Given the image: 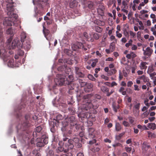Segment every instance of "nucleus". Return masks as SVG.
<instances>
[{"label": "nucleus", "mask_w": 156, "mask_h": 156, "mask_svg": "<svg viewBox=\"0 0 156 156\" xmlns=\"http://www.w3.org/2000/svg\"><path fill=\"white\" fill-rule=\"evenodd\" d=\"M88 78L90 80L94 81L96 79L94 77V76L91 74H89L87 76Z\"/></svg>", "instance_id": "54"}, {"label": "nucleus", "mask_w": 156, "mask_h": 156, "mask_svg": "<svg viewBox=\"0 0 156 156\" xmlns=\"http://www.w3.org/2000/svg\"><path fill=\"white\" fill-rule=\"evenodd\" d=\"M116 70L115 69H113L110 70L108 73L109 75L115 74L116 72Z\"/></svg>", "instance_id": "41"}, {"label": "nucleus", "mask_w": 156, "mask_h": 156, "mask_svg": "<svg viewBox=\"0 0 156 156\" xmlns=\"http://www.w3.org/2000/svg\"><path fill=\"white\" fill-rule=\"evenodd\" d=\"M101 90L103 92L107 93L108 91H109V89L107 87L104 86H102L101 87Z\"/></svg>", "instance_id": "33"}, {"label": "nucleus", "mask_w": 156, "mask_h": 156, "mask_svg": "<svg viewBox=\"0 0 156 156\" xmlns=\"http://www.w3.org/2000/svg\"><path fill=\"white\" fill-rule=\"evenodd\" d=\"M16 47H17L19 49H20L22 48V45L20 41H18L17 40H14L12 41L10 49H14Z\"/></svg>", "instance_id": "8"}, {"label": "nucleus", "mask_w": 156, "mask_h": 156, "mask_svg": "<svg viewBox=\"0 0 156 156\" xmlns=\"http://www.w3.org/2000/svg\"><path fill=\"white\" fill-rule=\"evenodd\" d=\"M68 109L70 114L73 115L75 114V110L73 107L72 106L70 107Z\"/></svg>", "instance_id": "36"}, {"label": "nucleus", "mask_w": 156, "mask_h": 156, "mask_svg": "<svg viewBox=\"0 0 156 156\" xmlns=\"http://www.w3.org/2000/svg\"><path fill=\"white\" fill-rule=\"evenodd\" d=\"M64 52L69 56H70L72 54V51L67 49H65L64 50Z\"/></svg>", "instance_id": "38"}, {"label": "nucleus", "mask_w": 156, "mask_h": 156, "mask_svg": "<svg viewBox=\"0 0 156 156\" xmlns=\"http://www.w3.org/2000/svg\"><path fill=\"white\" fill-rule=\"evenodd\" d=\"M147 127L153 130H154L156 129V124L154 123H149Z\"/></svg>", "instance_id": "27"}, {"label": "nucleus", "mask_w": 156, "mask_h": 156, "mask_svg": "<svg viewBox=\"0 0 156 156\" xmlns=\"http://www.w3.org/2000/svg\"><path fill=\"white\" fill-rule=\"evenodd\" d=\"M154 71V69L152 66H150L148 67L147 73H150Z\"/></svg>", "instance_id": "44"}, {"label": "nucleus", "mask_w": 156, "mask_h": 156, "mask_svg": "<svg viewBox=\"0 0 156 156\" xmlns=\"http://www.w3.org/2000/svg\"><path fill=\"white\" fill-rule=\"evenodd\" d=\"M150 147V146L148 145L147 142H144L142 144V151L149 150Z\"/></svg>", "instance_id": "20"}, {"label": "nucleus", "mask_w": 156, "mask_h": 156, "mask_svg": "<svg viewBox=\"0 0 156 156\" xmlns=\"http://www.w3.org/2000/svg\"><path fill=\"white\" fill-rule=\"evenodd\" d=\"M21 48L20 49H19L20 50L18 51V54L19 55L22 56L24 54V52L22 50H21Z\"/></svg>", "instance_id": "60"}, {"label": "nucleus", "mask_w": 156, "mask_h": 156, "mask_svg": "<svg viewBox=\"0 0 156 156\" xmlns=\"http://www.w3.org/2000/svg\"><path fill=\"white\" fill-rule=\"evenodd\" d=\"M77 5V2L76 0H73L69 3V6L71 8H74Z\"/></svg>", "instance_id": "26"}, {"label": "nucleus", "mask_w": 156, "mask_h": 156, "mask_svg": "<svg viewBox=\"0 0 156 156\" xmlns=\"http://www.w3.org/2000/svg\"><path fill=\"white\" fill-rule=\"evenodd\" d=\"M78 82H79V83L80 84L81 87H84V86L85 87V86L87 83V82L83 81V80H80V79H79L78 80Z\"/></svg>", "instance_id": "34"}, {"label": "nucleus", "mask_w": 156, "mask_h": 156, "mask_svg": "<svg viewBox=\"0 0 156 156\" xmlns=\"http://www.w3.org/2000/svg\"><path fill=\"white\" fill-rule=\"evenodd\" d=\"M93 37L95 39L98 40L100 37V35L97 33H94L93 34Z\"/></svg>", "instance_id": "50"}, {"label": "nucleus", "mask_w": 156, "mask_h": 156, "mask_svg": "<svg viewBox=\"0 0 156 156\" xmlns=\"http://www.w3.org/2000/svg\"><path fill=\"white\" fill-rule=\"evenodd\" d=\"M29 118V115H25V118L26 120L23 122L20 128L23 130H26L30 126L31 124L29 122V121L28 120Z\"/></svg>", "instance_id": "6"}, {"label": "nucleus", "mask_w": 156, "mask_h": 156, "mask_svg": "<svg viewBox=\"0 0 156 156\" xmlns=\"http://www.w3.org/2000/svg\"><path fill=\"white\" fill-rule=\"evenodd\" d=\"M65 62L67 64L72 65L73 63V61L72 59L69 58L65 59Z\"/></svg>", "instance_id": "40"}, {"label": "nucleus", "mask_w": 156, "mask_h": 156, "mask_svg": "<svg viewBox=\"0 0 156 156\" xmlns=\"http://www.w3.org/2000/svg\"><path fill=\"white\" fill-rule=\"evenodd\" d=\"M123 125L126 127H129L130 126V124L127 121H124L122 122Z\"/></svg>", "instance_id": "52"}, {"label": "nucleus", "mask_w": 156, "mask_h": 156, "mask_svg": "<svg viewBox=\"0 0 156 156\" xmlns=\"http://www.w3.org/2000/svg\"><path fill=\"white\" fill-rule=\"evenodd\" d=\"M67 134L65 133H64L63 134V141L65 142L66 141H67V142L65 144L64 143H63L64 144H66L67 145V144H68V140H70V139H69L67 137L69 136V135H67Z\"/></svg>", "instance_id": "24"}, {"label": "nucleus", "mask_w": 156, "mask_h": 156, "mask_svg": "<svg viewBox=\"0 0 156 156\" xmlns=\"http://www.w3.org/2000/svg\"><path fill=\"white\" fill-rule=\"evenodd\" d=\"M105 8L104 6L101 5L99 6V8L98 9V11H99L100 10H101V13H102L104 14V11L105 10Z\"/></svg>", "instance_id": "45"}, {"label": "nucleus", "mask_w": 156, "mask_h": 156, "mask_svg": "<svg viewBox=\"0 0 156 156\" xmlns=\"http://www.w3.org/2000/svg\"><path fill=\"white\" fill-rule=\"evenodd\" d=\"M76 43L77 45L78 46V49L82 48L83 47V43L79 42H78Z\"/></svg>", "instance_id": "59"}, {"label": "nucleus", "mask_w": 156, "mask_h": 156, "mask_svg": "<svg viewBox=\"0 0 156 156\" xmlns=\"http://www.w3.org/2000/svg\"><path fill=\"white\" fill-rule=\"evenodd\" d=\"M22 48H23L26 51L29 50L30 48V42L29 40H26L24 42L22 43Z\"/></svg>", "instance_id": "10"}, {"label": "nucleus", "mask_w": 156, "mask_h": 156, "mask_svg": "<svg viewBox=\"0 0 156 156\" xmlns=\"http://www.w3.org/2000/svg\"><path fill=\"white\" fill-rule=\"evenodd\" d=\"M56 120L58 121L59 120H62L63 119L62 116L60 114L58 115L56 117Z\"/></svg>", "instance_id": "48"}, {"label": "nucleus", "mask_w": 156, "mask_h": 156, "mask_svg": "<svg viewBox=\"0 0 156 156\" xmlns=\"http://www.w3.org/2000/svg\"><path fill=\"white\" fill-rule=\"evenodd\" d=\"M140 104L138 103H137V104H136L134 106V107L135 109L138 110H139L140 109Z\"/></svg>", "instance_id": "61"}, {"label": "nucleus", "mask_w": 156, "mask_h": 156, "mask_svg": "<svg viewBox=\"0 0 156 156\" xmlns=\"http://www.w3.org/2000/svg\"><path fill=\"white\" fill-rule=\"evenodd\" d=\"M42 129L41 126H38L36 128L35 131V133L37 135V133H39V135L41 136V138L37 139V142L36 144V145L37 147H43L45 145L47 144L48 142V137L44 134L42 135Z\"/></svg>", "instance_id": "4"}, {"label": "nucleus", "mask_w": 156, "mask_h": 156, "mask_svg": "<svg viewBox=\"0 0 156 156\" xmlns=\"http://www.w3.org/2000/svg\"><path fill=\"white\" fill-rule=\"evenodd\" d=\"M80 139L78 138H74L73 140L70 139L68 140V145L70 149L73 148L74 146L78 148L80 147L82 144L79 143Z\"/></svg>", "instance_id": "5"}, {"label": "nucleus", "mask_w": 156, "mask_h": 156, "mask_svg": "<svg viewBox=\"0 0 156 156\" xmlns=\"http://www.w3.org/2000/svg\"><path fill=\"white\" fill-rule=\"evenodd\" d=\"M128 119L130 123L131 124H132L134 122V118L131 116H129L128 117Z\"/></svg>", "instance_id": "51"}, {"label": "nucleus", "mask_w": 156, "mask_h": 156, "mask_svg": "<svg viewBox=\"0 0 156 156\" xmlns=\"http://www.w3.org/2000/svg\"><path fill=\"white\" fill-rule=\"evenodd\" d=\"M94 131L95 129L94 128H89L88 129V133H89V136L88 137L89 138H94L95 136L94 134Z\"/></svg>", "instance_id": "16"}, {"label": "nucleus", "mask_w": 156, "mask_h": 156, "mask_svg": "<svg viewBox=\"0 0 156 156\" xmlns=\"http://www.w3.org/2000/svg\"><path fill=\"white\" fill-rule=\"evenodd\" d=\"M94 97L98 99H100L101 98V96L98 94H95L94 95Z\"/></svg>", "instance_id": "63"}, {"label": "nucleus", "mask_w": 156, "mask_h": 156, "mask_svg": "<svg viewBox=\"0 0 156 156\" xmlns=\"http://www.w3.org/2000/svg\"><path fill=\"white\" fill-rule=\"evenodd\" d=\"M132 147H125V149L126 151L129 153H130L131 151L132 150Z\"/></svg>", "instance_id": "62"}, {"label": "nucleus", "mask_w": 156, "mask_h": 156, "mask_svg": "<svg viewBox=\"0 0 156 156\" xmlns=\"http://www.w3.org/2000/svg\"><path fill=\"white\" fill-rule=\"evenodd\" d=\"M93 87V85L91 83H87L84 88V91L86 92H89L92 90Z\"/></svg>", "instance_id": "18"}, {"label": "nucleus", "mask_w": 156, "mask_h": 156, "mask_svg": "<svg viewBox=\"0 0 156 156\" xmlns=\"http://www.w3.org/2000/svg\"><path fill=\"white\" fill-rule=\"evenodd\" d=\"M8 66L11 67H13L14 65V59L13 58L9 59L8 63Z\"/></svg>", "instance_id": "29"}, {"label": "nucleus", "mask_w": 156, "mask_h": 156, "mask_svg": "<svg viewBox=\"0 0 156 156\" xmlns=\"http://www.w3.org/2000/svg\"><path fill=\"white\" fill-rule=\"evenodd\" d=\"M148 63L146 62H142L140 64V67L141 69L146 70L147 68V66L146 65H148Z\"/></svg>", "instance_id": "22"}, {"label": "nucleus", "mask_w": 156, "mask_h": 156, "mask_svg": "<svg viewBox=\"0 0 156 156\" xmlns=\"http://www.w3.org/2000/svg\"><path fill=\"white\" fill-rule=\"evenodd\" d=\"M51 123H53V126L51 128V131L52 133H55V126H56V124H55L54 122H52Z\"/></svg>", "instance_id": "46"}, {"label": "nucleus", "mask_w": 156, "mask_h": 156, "mask_svg": "<svg viewBox=\"0 0 156 156\" xmlns=\"http://www.w3.org/2000/svg\"><path fill=\"white\" fill-rule=\"evenodd\" d=\"M13 33V30L11 28H8L6 31V33L8 34L12 35Z\"/></svg>", "instance_id": "39"}, {"label": "nucleus", "mask_w": 156, "mask_h": 156, "mask_svg": "<svg viewBox=\"0 0 156 156\" xmlns=\"http://www.w3.org/2000/svg\"><path fill=\"white\" fill-rule=\"evenodd\" d=\"M69 85V90H76L78 87V84L76 83H73L72 82L70 83Z\"/></svg>", "instance_id": "17"}, {"label": "nucleus", "mask_w": 156, "mask_h": 156, "mask_svg": "<svg viewBox=\"0 0 156 156\" xmlns=\"http://www.w3.org/2000/svg\"><path fill=\"white\" fill-rule=\"evenodd\" d=\"M143 51H144V55L146 56H147L148 57H150L153 52V50L149 47H147L145 50L143 48Z\"/></svg>", "instance_id": "12"}, {"label": "nucleus", "mask_w": 156, "mask_h": 156, "mask_svg": "<svg viewBox=\"0 0 156 156\" xmlns=\"http://www.w3.org/2000/svg\"><path fill=\"white\" fill-rule=\"evenodd\" d=\"M92 96V95L91 94H87L84 96L83 97L84 105L82 109L83 112H85L84 113H80L78 115L80 118H81L82 121L84 119L87 118V114L88 112V111L92 107V105L90 99Z\"/></svg>", "instance_id": "1"}, {"label": "nucleus", "mask_w": 156, "mask_h": 156, "mask_svg": "<svg viewBox=\"0 0 156 156\" xmlns=\"http://www.w3.org/2000/svg\"><path fill=\"white\" fill-rule=\"evenodd\" d=\"M43 28V33L46 39L50 41H52L53 38L51 37V35L50 34V31L46 29L44 27Z\"/></svg>", "instance_id": "9"}, {"label": "nucleus", "mask_w": 156, "mask_h": 156, "mask_svg": "<svg viewBox=\"0 0 156 156\" xmlns=\"http://www.w3.org/2000/svg\"><path fill=\"white\" fill-rule=\"evenodd\" d=\"M87 4L88 5V7L89 9H93L94 6V3L93 2L88 1L87 2Z\"/></svg>", "instance_id": "35"}, {"label": "nucleus", "mask_w": 156, "mask_h": 156, "mask_svg": "<svg viewBox=\"0 0 156 156\" xmlns=\"http://www.w3.org/2000/svg\"><path fill=\"white\" fill-rule=\"evenodd\" d=\"M117 102L118 104V105L122 106V100L121 98H119Z\"/></svg>", "instance_id": "58"}, {"label": "nucleus", "mask_w": 156, "mask_h": 156, "mask_svg": "<svg viewBox=\"0 0 156 156\" xmlns=\"http://www.w3.org/2000/svg\"><path fill=\"white\" fill-rule=\"evenodd\" d=\"M142 153L144 156H149L151 155V151L150 150L142 151Z\"/></svg>", "instance_id": "32"}, {"label": "nucleus", "mask_w": 156, "mask_h": 156, "mask_svg": "<svg viewBox=\"0 0 156 156\" xmlns=\"http://www.w3.org/2000/svg\"><path fill=\"white\" fill-rule=\"evenodd\" d=\"M75 70L76 76L79 77L83 78L84 76V74L80 71V68L77 67H75Z\"/></svg>", "instance_id": "14"}, {"label": "nucleus", "mask_w": 156, "mask_h": 156, "mask_svg": "<svg viewBox=\"0 0 156 156\" xmlns=\"http://www.w3.org/2000/svg\"><path fill=\"white\" fill-rule=\"evenodd\" d=\"M48 0H37V6L39 8L42 9L45 5H47L48 3Z\"/></svg>", "instance_id": "11"}, {"label": "nucleus", "mask_w": 156, "mask_h": 156, "mask_svg": "<svg viewBox=\"0 0 156 156\" xmlns=\"http://www.w3.org/2000/svg\"><path fill=\"white\" fill-rule=\"evenodd\" d=\"M22 107H19L17 109L15 110V111L16 114V116L18 118H20L21 116L22 115L21 113V110L23 108H24L25 107V105H22Z\"/></svg>", "instance_id": "19"}, {"label": "nucleus", "mask_w": 156, "mask_h": 156, "mask_svg": "<svg viewBox=\"0 0 156 156\" xmlns=\"http://www.w3.org/2000/svg\"><path fill=\"white\" fill-rule=\"evenodd\" d=\"M70 148L69 147L68 144H64L62 147H58V149H56L57 152L58 153L59 152H63L66 153L68 152Z\"/></svg>", "instance_id": "7"}, {"label": "nucleus", "mask_w": 156, "mask_h": 156, "mask_svg": "<svg viewBox=\"0 0 156 156\" xmlns=\"http://www.w3.org/2000/svg\"><path fill=\"white\" fill-rule=\"evenodd\" d=\"M133 41L132 39H130L128 41V42L126 43L125 44V46L127 48H129L130 46H131L132 45V43Z\"/></svg>", "instance_id": "43"}, {"label": "nucleus", "mask_w": 156, "mask_h": 156, "mask_svg": "<svg viewBox=\"0 0 156 156\" xmlns=\"http://www.w3.org/2000/svg\"><path fill=\"white\" fill-rule=\"evenodd\" d=\"M123 34L124 36L126 37H129V33L125 29L123 31Z\"/></svg>", "instance_id": "57"}, {"label": "nucleus", "mask_w": 156, "mask_h": 156, "mask_svg": "<svg viewBox=\"0 0 156 156\" xmlns=\"http://www.w3.org/2000/svg\"><path fill=\"white\" fill-rule=\"evenodd\" d=\"M68 125V123H66V125L65 126H63L62 128H61V130L63 132H64V133H66V131H67V126Z\"/></svg>", "instance_id": "42"}, {"label": "nucleus", "mask_w": 156, "mask_h": 156, "mask_svg": "<svg viewBox=\"0 0 156 156\" xmlns=\"http://www.w3.org/2000/svg\"><path fill=\"white\" fill-rule=\"evenodd\" d=\"M98 62V59H95L94 60V61L92 62L91 66L92 67H94L96 65V63Z\"/></svg>", "instance_id": "53"}, {"label": "nucleus", "mask_w": 156, "mask_h": 156, "mask_svg": "<svg viewBox=\"0 0 156 156\" xmlns=\"http://www.w3.org/2000/svg\"><path fill=\"white\" fill-rule=\"evenodd\" d=\"M115 44L114 42L111 43L109 46V48L111 50V52H113L115 49Z\"/></svg>", "instance_id": "31"}, {"label": "nucleus", "mask_w": 156, "mask_h": 156, "mask_svg": "<svg viewBox=\"0 0 156 156\" xmlns=\"http://www.w3.org/2000/svg\"><path fill=\"white\" fill-rule=\"evenodd\" d=\"M112 107L114 111L116 113L118 111V110L120 108L122 107V106L117 105L115 102H113L112 105Z\"/></svg>", "instance_id": "21"}, {"label": "nucleus", "mask_w": 156, "mask_h": 156, "mask_svg": "<svg viewBox=\"0 0 156 156\" xmlns=\"http://www.w3.org/2000/svg\"><path fill=\"white\" fill-rule=\"evenodd\" d=\"M83 35L87 41L91 42H93L94 41V38L92 37L91 35L88 34L87 33L85 32L83 33Z\"/></svg>", "instance_id": "15"}, {"label": "nucleus", "mask_w": 156, "mask_h": 156, "mask_svg": "<svg viewBox=\"0 0 156 156\" xmlns=\"http://www.w3.org/2000/svg\"><path fill=\"white\" fill-rule=\"evenodd\" d=\"M100 150V148L98 147H94L91 149V151L94 152H96Z\"/></svg>", "instance_id": "55"}, {"label": "nucleus", "mask_w": 156, "mask_h": 156, "mask_svg": "<svg viewBox=\"0 0 156 156\" xmlns=\"http://www.w3.org/2000/svg\"><path fill=\"white\" fill-rule=\"evenodd\" d=\"M66 74L67 75V73L65 74V76L60 74H57L56 78L55 79L54 81L57 85L60 86L66 85L71 83L73 80V76L72 75L68 76V78H66Z\"/></svg>", "instance_id": "3"}, {"label": "nucleus", "mask_w": 156, "mask_h": 156, "mask_svg": "<svg viewBox=\"0 0 156 156\" xmlns=\"http://www.w3.org/2000/svg\"><path fill=\"white\" fill-rule=\"evenodd\" d=\"M94 30L97 32L101 33L102 31V29L99 26H97L94 27Z\"/></svg>", "instance_id": "37"}, {"label": "nucleus", "mask_w": 156, "mask_h": 156, "mask_svg": "<svg viewBox=\"0 0 156 156\" xmlns=\"http://www.w3.org/2000/svg\"><path fill=\"white\" fill-rule=\"evenodd\" d=\"M129 34L131 36V38H134L136 37V34L135 33L133 32L132 31H130Z\"/></svg>", "instance_id": "47"}, {"label": "nucleus", "mask_w": 156, "mask_h": 156, "mask_svg": "<svg viewBox=\"0 0 156 156\" xmlns=\"http://www.w3.org/2000/svg\"><path fill=\"white\" fill-rule=\"evenodd\" d=\"M14 8L12 5L7 6V14L9 17L6 18L5 19L3 23L4 25L6 26H12L14 24V22L17 19L18 15L14 13Z\"/></svg>", "instance_id": "2"}, {"label": "nucleus", "mask_w": 156, "mask_h": 156, "mask_svg": "<svg viewBox=\"0 0 156 156\" xmlns=\"http://www.w3.org/2000/svg\"><path fill=\"white\" fill-rule=\"evenodd\" d=\"M115 128L116 130L117 131H119L121 130L122 127L120 124L119 123H116L115 125Z\"/></svg>", "instance_id": "30"}, {"label": "nucleus", "mask_w": 156, "mask_h": 156, "mask_svg": "<svg viewBox=\"0 0 156 156\" xmlns=\"http://www.w3.org/2000/svg\"><path fill=\"white\" fill-rule=\"evenodd\" d=\"M136 56V55L134 52H132L126 55V57L129 59L134 58Z\"/></svg>", "instance_id": "23"}, {"label": "nucleus", "mask_w": 156, "mask_h": 156, "mask_svg": "<svg viewBox=\"0 0 156 156\" xmlns=\"http://www.w3.org/2000/svg\"><path fill=\"white\" fill-rule=\"evenodd\" d=\"M72 48L73 51H76L78 49V46L77 45V43L73 44L72 46Z\"/></svg>", "instance_id": "49"}, {"label": "nucleus", "mask_w": 156, "mask_h": 156, "mask_svg": "<svg viewBox=\"0 0 156 156\" xmlns=\"http://www.w3.org/2000/svg\"><path fill=\"white\" fill-rule=\"evenodd\" d=\"M21 40L22 43L24 42V41H25L26 40H27V36L26 34L25 33L23 32L21 33Z\"/></svg>", "instance_id": "28"}, {"label": "nucleus", "mask_w": 156, "mask_h": 156, "mask_svg": "<svg viewBox=\"0 0 156 156\" xmlns=\"http://www.w3.org/2000/svg\"><path fill=\"white\" fill-rule=\"evenodd\" d=\"M54 153L52 151L49 150L47 154V156H51L53 155Z\"/></svg>", "instance_id": "64"}, {"label": "nucleus", "mask_w": 156, "mask_h": 156, "mask_svg": "<svg viewBox=\"0 0 156 156\" xmlns=\"http://www.w3.org/2000/svg\"><path fill=\"white\" fill-rule=\"evenodd\" d=\"M70 124L71 126H74L77 125V122L75 117L74 116H72L68 118Z\"/></svg>", "instance_id": "13"}, {"label": "nucleus", "mask_w": 156, "mask_h": 156, "mask_svg": "<svg viewBox=\"0 0 156 156\" xmlns=\"http://www.w3.org/2000/svg\"><path fill=\"white\" fill-rule=\"evenodd\" d=\"M124 134L123 133H122L119 135L116 136V139L118 140H120Z\"/></svg>", "instance_id": "56"}, {"label": "nucleus", "mask_w": 156, "mask_h": 156, "mask_svg": "<svg viewBox=\"0 0 156 156\" xmlns=\"http://www.w3.org/2000/svg\"><path fill=\"white\" fill-rule=\"evenodd\" d=\"M94 23L99 26H103L105 24V23L103 21L99 20H95L94 21Z\"/></svg>", "instance_id": "25"}]
</instances>
